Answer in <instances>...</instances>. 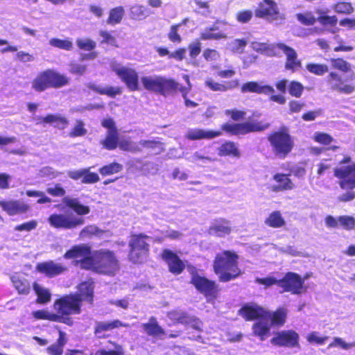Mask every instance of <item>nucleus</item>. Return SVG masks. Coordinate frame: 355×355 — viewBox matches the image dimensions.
<instances>
[{
	"label": "nucleus",
	"instance_id": "f257e3e1",
	"mask_svg": "<svg viewBox=\"0 0 355 355\" xmlns=\"http://www.w3.org/2000/svg\"><path fill=\"white\" fill-rule=\"evenodd\" d=\"M80 267L100 274L113 275L119 269L114 254L107 250L94 251L90 257L84 259Z\"/></svg>",
	"mask_w": 355,
	"mask_h": 355
},
{
	"label": "nucleus",
	"instance_id": "f03ea898",
	"mask_svg": "<svg viewBox=\"0 0 355 355\" xmlns=\"http://www.w3.org/2000/svg\"><path fill=\"white\" fill-rule=\"evenodd\" d=\"M239 315L247 320L259 318V320L253 325L255 335L260 336L261 340L268 335L270 328L269 318L271 314L263 308L256 304H248L243 306L239 311Z\"/></svg>",
	"mask_w": 355,
	"mask_h": 355
},
{
	"label": "nucleus",
	"instance_id": "7ed1b4c3",
	"mask_svg": "<svg viewBox=\"0 0 355 355\" xmlns=\"http://www.w3.org/2000/svg\"><path fill=\"white\" fill-rule=\"evenodd\" d=\"M214 269L222 282H228L240 274L237 267V256L234 253L225 251L218 254L214 263Z\"/></svg>",
	"mask_w": 355,
	"mask_h": 355
},
{
	"label": "nucleus",
	"instance_id": "20e7f679",
	"mask_svg": "<svg viewBox=\"0 0 355 355\" xmlns=\"http://www.w3.org/2000/svg\"><path fill=\"white\" fill-rule=\"evenodd\" d=\"M53 309L55 311V314L60 318V320L57 322L71 324L72 322L69 316L80 313V299L73 295H65L55 301Z\"/></svg>",
	"mask_w": 355,
	"mask_h": 355
},
{
	"label": "nucleus",
	"instance_id": "39448f33",
	"mask_svg": "<svg viewBox=\"0 0 355 355\" xmlns=\"http://www.w3.org/2000/svg\"><path fill=\"white\" fill-rule=\"evenodd\" d=\"M141 81L146 90L162 94H166L179 89L178 83L160 76H143Z\"/></svg>",
	"mask_w": 355,
	"mask_h": 355
},
{
	"label": "nucleus",
	"instance_id": "423d86ee",
	"mask_svg": "<svg viewBox=\"0 0 355 355\" xmlns=\"http://www.w3.org/2000/svg\"><path fill=\"white\" fill-rule=\"evenodd\" d=\"M68 83V78L52 70L40 73L33 80V88L37 92H42L50 87H60Z\"/></svg>",
	"mask_w": 355,
	"mask_h": 355
},
{
	"label": "nucleus",
	"instance_id": "0eeeda50",
	"mask_svg": "<svg viewBox=\"0 0 355 355\" xmlns=\"http://www.w3.org/2000/svg\"><path fill=\"white\" fill-rule=\"evenodd\" d=\"M268 141L275 155L285 157L293 147V141L285 130L275 132L268 137Z\"/></svg>",
	"mask_w": 355,
	"mask_h": 355
},
{
	"label": "nucleus",
	"instance_id": "6e6552de",
	"mask_svg": "<svg viewBox=\"0 0 355 355\" xmlns=\"http://www.w3.org/2000/svg\"><path fill=\"white\" fill-rule=\"evenodd\" d=\"M48 222L54 228L71 230L83 225L85 223V220L71 211H66L65 213L51 214L48 218Z\"/></svg>",
	"mask_w": 355,
	"mask_h": 355
},
{
	"label": "nucleus",
	"instance_id": "1a4fd4ad",
	"mask_svg": "<svg viewBox=\"0 0 355 355\" xmlns=\"http://www.w3.org/2000/svg\"><path fill=\"white\" fill-rule=\"evenodd\" d=\"M148 239V236L143 234L132 236L129 243L130 247L129 257L131 261L137 263L146 260L148 251V243L147 242Z\"/></svg>",
	"mask_w": 355,
	"mask_h": 355
},
{
	"label": "nucleus",
	"instance_id": "9d476101",
	"mask_svg": "<svg viewBox=\"0 0 355 355\" xmlns=\"http://www.w3.org/2000/svg\"><path fill=\"white\" fill-rule=\"evenodd\" d=\"M111 68L130 91L139 89V76L135 69L117 63H112Z\"/></svg>",
	"mask_w": 355,
	"mask_h": 355
},
{
	"label": "nucleus",
	"instance_id": "9b49d317",
	"mask_svg": "<svg viewBox=\"0 0 355 355\" xmlns=\"http://www.w3.org/2000/svg\"><path fill=\"white\" fill-rule=\"evenodd\" d=\"M191 275V282L196 288L207 297H213L216 293V286L212 281L200 275L198 271L194 268H190Z\"/></svg>",
	"mask_w": 355,
	"mask_h": 355
},
{
	"label": "nucleus",
	"instance_id": "f8f14e48",
	"mask_svg": "<svg viewBox=\"0 0 355 355\" xmlns=\"http://www.w3.org/2000/svg\"><path fill=\"white\" fill-rule=\"evenodd\" d=\"M334 175L340 180L339 185L343 189L355 188V164L335 168Z\"/></svg>",
	"mask_w": 355,
	"mask_h": 355
},
{
	"label": "nucleus",
	"instance_id": "ddd939ff",
	"mask_svg": "<svg viewBox=\"0 0 355 355\" xmlns=\"http://www.w3.org/2000/svg\"><path fill=\"white\" fill-rule=\"evenodd\" d=\"M304 281L295 272H288L279 281V286L283 288V292H291L293 294H300L304 289Z\"/></svg>",
	"mask_w": 355,
	"mask_h": 355
},
{
	"label": "nucleus",
	"instance_id": "4468645a",
	"mask_svg": "<svg viewBox=\"0 0 355 355\" xmlns=\"http://www.w3.org/2000/svg\"><path fill=\"white\" fill-rule=\"evenodd\" d=\"M266 127L259 122L248 121L242 123H226L222 129L232 135H245L251 132L264 130Z\"/></svg>",
	"mask_w": 355,
	"mask_h": 355
},
{
	"label": "nucleus",
	"instance_id": "2eb2a0df",
	"mask_svg": "<svg viewBox=\"0 0 355 355\" xmlns=\"http://www.w3.org/2000/svg\"><path fill=\"white\" fill-rule=\"evenodd\" d=\"M257 17L274 20L277 18L279 10L277 3L272 0H263L255 11Z\"/></svg>",
	"mask_w": 355,
	"mask_h": 355
},
{
	"label": "nucleus",
	"instance_id": "dca6fc26",
	"mask_svg": "<svg viewBox=\"0 0 355 355\" xmlns=\"http://www.w3.org/2000/svg\"><path fill=\"white\" fill-rule=\"evenodd\" d=\"M36 269L49 277H53L64 273L67 268L62 263L48 261L38 263Z\"/></svg>",
	"mask_w": 355,
	"mask_h": 355
},
{
	"label": "nucleus",
	"instance_id": "f3484780",
	"mask_svg": "<svg viewBox=\"0 0 355 355\" xmlns=\"http://www.w3.org/2000/svg\"><path fill=\"white\" fill-rule=\"evenodd\" d=\"M299 336L292 330L282 331L271 339V343L278 346L294 347L298 344Z\"/></svg>",
	"mask_w": 355,
	"mask_h": 355
},
{
	"label": "nucleus",
	"instance_id": "a211bd4d",
	"mask_svg": "<svg viewBox=\"0 0 355 355\" xmlns=\"http://www.w3.org/2000/svg\"><path fill=\"white\" fill-rule=\"evenodd\" d=\"M277 47L279 50L282 51L286 56L285 65L286 69L295 72L301 67V61L297 59V53L293 49L282 43L277 44Z\"/></svg>",
	"mask_w": 355,
	"mask_h": 355
},
{
	"label": "nucleus",
	"instance_id": "6ab92c4d",
	"mask_svg": "<svg viewBox=\"0 0 355 355\" xmlns=\"http://www.w3.org/2000/svg\"><path fill=\"white\" fill-rule=\"evenodd\" d=\"M328 83L333 90L349 94L354 92V87L345 83L340 76L336 72H331L328 76Z\"/></svg>",
	"mask_w": 355,
	"mask_h": 355
},
{
	"label": "nucleus",
	"instance_id": "aec40b11",
	"mask_svg": "<svg viewBox=\"0 0 355 355\" xmlns=\"http://www.w3.org/2000/svg\"><path fill=\"white\" fill-rule=\"evenodd\" d=\"M91 254V248L88 245L80 244L73 246L67 251L64 254V258L66 259H80V261H82L84 259L90 257Z\"/></svg>",
	"mask_w": 355,
	"mask_h": 355
},
{
	"label": "nucleus",
	"instance_id": "412c9836",
	"mask_svg": "<svg viewBox=\"0 0 355 355\" xmlns=\"http://www.w3.org/2000/svg\"><path fill=\"white\" fill-rule=\"evenodd\" d=\"M162 258L166 261L170 271L173 273L180 274L184 268L185 266L184 263L176 254L170 250H164L162 253Z\"/></svg>",
	"mask_w": 355,
	"mask_h": 355
},
{
	"label": "nucleus",
	"instance_id": "4be33fe9",
	"mask_svg": "<svg viewBox=\"0 0 355 355\" xmlns=\"http://www.w3.org/2000/svg\"><path fill=\"white\" fill-rule=\"evenodd\" d=\"M0 206L9 215H15L26 212L28 207L20 200L0 201Z\"/></svg>",
	"mask_w": 355,
	"mask_h": 355
},
{
	"label": "nucleus",
	"instance_id": "5701e85b",
	"mask_svg": "<svg viewBox=\"0 0 355 355\" xmlns=\"http://www.w3.org/2000/svg\"><path fill=\"white\" fill-rule=\"evenodd\" d=\"M242 92H255L258 94H271L275 92L272 86L263 85L262 83L248 82L242 86Z\"/></svg>",
	"mask_w": 355,
	"mask_h": 355
},
{
	"label": "nucleus",
	"instance_id": "b1692460",
	"mask_svg": "<svg viewBox=\"0 0 355 355\" xmlns=\"http://www.w3.org/2000/svg\"><path fill=\"white\" fill-rule=\"evenodd\" d=\"M273 180L277 184L271 186V190L272 191L279 192L284 190H291L294 188V184L288 178V175L277 173L273 176Z\"/></svg>",
	"mask_w": 355,
	"mask_h": 355
},
{
	"label": "nucleus",
	"instance_id": "393cba45",
	"mask_svg": "<svg viewBox=\"0 0 355 355\" xmlns=\"http://www.w3.org/2000/svg\"><path fill=\"white\" fill-rule=\"evenodd\" d=\"M221 135L220 131H211L202 129H190L187 131L186 137L190 140L212 139Z\"/></svg>",
	"mask_w": 355,
	"mask_h": 355
},
{
	"label": "nucleus",
	"instance_id": "a878e982",
	"mask_svg": "<svg viewBox=\"0 0 355 355\" xmlns=\"http://www.w3.org/2000/svg\"><path fill=\"white\" fill-rule=\"evenodd\" d=\"M144 332L153 337H159L165 334L164 329L160 327L155 317H150L148 322L141 324Z\"/></svg>",
	"mask_w": 355,
	"mask_h": 355
},
{
	"label": "nucleus",
	"instance_id": "bb28decb",
	"mask_svg": "<svg viewBox=\"0 0 355 355\" xmlns=\"http://www.w3.org/2000/svg\"><path fill=\"white\" fill-rule=\"evenodd\" d=\"M231 231L230 222L224 219L216 220L209 227V234L218 236L229 234Z\"/></svg>",
	"mask_w": 355,
	"mask_h": 355
},
{
	"label": "nucleus",
	"instance_id": "cd10ccee",
	"mask_svg": "<svg viewBox=\"0 0 355 355\" xmlns=\"http://www.w3.org/2000/svg\"><path fill=\"white\" fill-rule=\"evenodd\" d=\"M62 202L67 207L73 209L78 215H86L90 211L89 207L82 205L77 198L66 196L62 199Z\"/></svg>",
	"mask_w": 355,
	"mask_h": 355
},
{
	"label": "nucleus",
	"instance_id": "c85d7f7f",
	"mask_svg": "<svg viewBox=\"0 0 355 355\" xmlns=\"http://www.w3.org/2000/svg\"><path fill=\"white\" fill-rule=\"evenodd\" d=\"M255 51L269 56L276 55L279 53L277 44H269L263 42H252L250 44Z\"/></svg>",
	"mask_w": 355,
	"mask_h": 355
},
{
	"label": "nucleus",
	"instance_id": "c756f323",
	"mask_svg": "<svg viewBox=\"0 0 355 355\" xmlns=\"http://www.w3.org/2000/svg\"><path fill=\"white\" fill-rule=\"evenodd\" d=\"M93 291V282L90 280L86 281L79 285L78 294L75 295L80 299V302L83 300L92 302Z\"/></svg>",
	"mask_w": 355,
	"mask_h": 355
},
{
	"label": "nucleus",
	"instance_id": "7c9ffc66",
	"mask_svg": "<svg viewBox=\"0 0 355 355\" xmlns=\"http://www.w3.org/2000/svg\"><path fill=\"white\" fill-rule=\"evenodd\" d=\"M238 85L239 81L236 80L227 82L226 84L216 83L211 78H208L205 80L206 87L214 92H225L228 89L237 87Z\"/></svg>",
	"mask_w": 355,
	"mask_h": 355
},
{
	"label": "nucleus",
	"instance_id": "2f4dec72",
	"mask_svg": "<svg viewBox=\"0 0 355 355\" xmlns=\"http://www.w3.org/2000/svg\"><path fill=\"white\" fill-rule=\"evenodd\" d=\"M218 155L220 156H232L239 157L240 153L234 143L227 141L223 144L218 148Z\"/></svg>",
	"mask_w": 355,
	"mask_h": 355
},
{
	"label": "nucleus",
	"instance_id": "473e14b6",
	"mask_svg": "<svg viewBox=\"0 0 355 355\" xmlns=\"http://www.w3.org/2000/svg\"><path fill=\"white\" fill-rule=\"evenodd\" d=\"M11 281L19 294L26 295L29 293L30 284L26 279L15 275L11 277Z\"/></svg>",
	"mask_w": 355,
	"mask_h": 355
},
{
	"label": "nucleus",
	"instance_id": "72a5a7b5",
	"mask_svg": "<svg viewBox=\"0 0 355 355\" xmlns=\"http://www.w3.org/2000/svg\"><path fill=\"white\" fill-rule=\"evenodd\" d=\"M269 322L271 324L282 326L285 322L288 314V310L286 308L282 307L277 309L276 311L271 313Z\"/></svg>",
	"mask_w": 355,
	"mask_h": 355
},
{
	"label": "nucleus",
	"instance_id": "f704fd0d",
	"mask_svg": "<svg viewBox=\"0 0 355 355\" xmlns=\"http://www.w3.org/2000/svg\"><path fill=\"white\" fill-rule=\"evenodd\" d=\"M128 327V324H123L121 321L116 320L112 322H96L95 333L99 334L103 331H110L119 327Z\"/></svg>",
	"mask_w": 355,
	"mask_h": 355
},
{
	"label": "nucleus",
	"instance_id": "c9c22d12",
	"mask_svg": "<svg viewBox=\"0 0 355 355\" xmlns=\"http://www.w3.org/2000/svg\"><path fill=\"white\" fill-rule=\"evenodd\" d=\"M42 122L50 123L59 129H64L68 124V121L58 115L49 114L41 118Z\"/></svg>",
	"mask_w": 355,
	"mask_h": 355
},
{
	"label": "nucleus",
	"instance_id": "e433bc0d",
	"mask_svg": "<svg viewBox=\"0 0 355 355\" xmlns=\"http://www.w3.org/2000/svg\"><path fill=\"white\" fill-rule=\"evenodd\" d=\"M265 223L271 227L279 228L285 225V220L279 211L272 212L266 219Z\"/></svg>",
	"mask_w": 355,
	"mask_h": 355
},
{
	"label": "nucleus",
	"instance_id": "4c0bfd02",
	"mask_svg": "<svg viewBox=\"0 0 355 355\" xmlns=\"http://www.w3.org/2000/svg\"><path fill=\"white\" fill-rule=\"evenodd\" d=\"M130 15L134 19L142 20L149 16L150 11L144 6L135 4L130 8Z\"/></svg>",
	"mask_w": 355,
	"mask_h": 355
},
{
	"label": "nucleus",
	"instance_id": "58836bf2",
	"mask_svg": "<svg viewBox=\"0 0 355 355\" xmlns=\"http://www.w3.org/2000/svg\"><path fill=\"white\" fill-rule=\"evenodd\" d=\"M124 14L125 10L122 6H118L111 9L107 23L111 25L119 24L121 21Z\"/></svg>",
	"mask_w": 355,
	"mask_h": 355
},
{
	"label": "nucleus",
	"instance_id": "ea45409f",
	"mask_svg": "<svg viewBox=\"0 0 355 355\" xmlns=\"http://www.w3.org/2000/svg\"><path fill=\"white\" fill-rule=\"evenodd\" d=\"M119 139L117 131L107 132V135L105 139L101 141V144L107 150H114L118 146Z\"/></svg>",
	"mask_w": 355,
	"mask_h": 355
},
{
	"label": "nucleus",
	"instance_id": "a19ab883",
	"mask_svg": "<svg viewBox=\"0 0 355 355\" xmlns=\"http://www.w3.org/2000/svg\"><path fill=\"white\" fill-rule=\"evenodd\" d=\"M33 289L37 295V301L38 303L45 304L50 301L51 295L48 289L37 283L34 284Z\"/></svg>",
	"mask_w": 355,
	"mask_h": 355
},
{
	"label": "nucleus",
	"instance_id": "79ce46f5",
	"mask_svg": "<svg viewBox=\"0 0 355 355\" xmlns=\"http://www.w3.org/2000/svg\"><path fill=\"white\" fill-rule=\"evenodd\" d=\"M247 43L246 40L235 39L227 44V49L235 53H242Z\"/></svg>",
	"mask_w": 355,
	"mask_h": 355
},
{
	"label": "nucleus",
	"instance_id": "37998d69",
	"mask_svg": "<svg viewBox=\"0 0 355 355\" xmlns=\"http://www.w3.org/2000/svg\"><path fill=\"white\" fill-rule=\"evenodd\" d=\"M187 159L189 162L196 164H199V162H201V165L215 161L214 158L202 153L201 150L194 153L192 155L189 156Z\"/></svg>",
	"mask_w": 355,
	"mask_h": 355
},
{
	"label": "nucleus",
	"instance_id": "c03bdc74",
	"mask_svg": "<svg viewBox=\"0 0 355 355\" xmlns=\"http://www.w3.org/2000/svg\"><path fill=\"white\" fill-rule=\"evenodd\" d=\"M218 30L216 26L209 28L205 29L201 33V39L202 40H218L226 37V35L222 33H215Z\"/></svg>",
	"mask_w": 355,
	"mask_h": 355
},
{
	"label": "nucleus",
	"instance_id": "a18cd8bd",
	"mask_svg": "<svg viewBox=\"0 0 355 355\" xmlns=\"http://www.w3.org/2000/svg\"><path fill=\"white\" fill-rule=\"evenodd\" d=\"M49 44L54 47L66 50L71 51L73 49V44L71 40H60L58 38H53L50 40Z\"/></svg>",
	"mask_w": 355,
	"mask_h": 355
},
{
	"label": "nucleus",
	"instance_id": "49530a36",
	"mask_svg": "<svg viewBox=\"0 0 355 355\" xmlns=\"http://www.w3.org/2000/svg\"><path fill=\"white\" fill-rule=\"evenodd\" d=\"M318 21L323 26L329 25L334 27L330 31L336 33L338 31V28L335 27L337 24L338 18L336 16L320 15L317 18Z\"/></svg>",
	"mask_w": 355,
	"mask_h": 355
},
{
	"label": "nucleus",
	"instance_id": "de8ad7c7",
	"mask_svg": "<svg viewBox=\"0 0 355 355\" xmlns=\"http://www.w3.org/2000/svg\"><path fill=\"white\" fill-rule=\"evenodd\" d=\"M32 314L35 319L49 320L53 322L60 320V318L55 315V313H51L46 310L35 311H33Z\"/></svg>",
	"mask_w": 355,
	"mask_h": 355
},
{
	"label": "nucleus",
	"instance_id": "09e8293b",
	"mask_svg": "<svg viewBox=\"0 0 355 355\" xmlns=\"http://www.w3.org/2000/svg\"><path fill=\"white\" fill-rule=\"evenodd\" d=\"M92 89L101 94H106L109 96L114 97L121 93V89L119 87H105L93 86Z\"/></svg>",
	"mask_w": 355,
	"mask_h": 355
},
{
	"label": "nucleus",
	"instance_id": "8fccbe9b",
	"mask_svg": "<svg viewBox=\"0 0 355 355\" xmlns=\"http://www.w3.org/2000/svg\"><path fill=\"white\" fill-rule=\"evenodd\" d=\"M76 44L80 49L87 51H92L96 46L95 41L87 37L78 38L76 40Z\"/></svg>",
	"mask_w": 355,
	"mask_h": 355
},
{
	"label": "nucleus",
	"instance_id": "3c124183",
	"mask_svg": "<svg viewBox=\"0 0 355 355\" xmlns=\"http://www.w3.org/2000/svg\"><path fill=\"white\" fill-rule=\"evenodd\" d=\"M119 147L125 151L137 152L140 150L139 145L131 141L130 139H120L118 143Z\"/></svg>",
	"mask_w": 355,
	"mask_h": 355
},
{
	"label": "nucleus",
	"instance_id": "603ef678",
	"mask_svg": "<svg viewBox=\"0 0 355 355\" xmlns=\"http://www.w3.org/2000/svg\"><path fill=\"white\" fill-rule=\"evenodd\" d=\"M332 8L338 14L349 15L354 12V8L352 4L344 1L334 4Z\"/></svg>",
	"mask_w": 355,
	"mask_h": 355
},
{
	"label": "nucleus",
	"instance_id": "864d4df0",
	"mask_svg": "<svg viewBox=\"0 0 355 355\" xmlns=\"http://www.w3.org/2000/svg\"><path fill=\"white\" fill-rule=\"evenodd\" d=\"M306 69L311 73L317 76H322L329 70L326 64L309 63L306 66Z\"/></svg>",
	"mask_w": 355,
	"mask_h": 355
},
{
	"label": "nucleus",
	"instance_id": "5fc2aeb1",
	"mask_svg": "<svg viewBox=\"0 0 355 355\" xmlns=\"http://www.w3.org/2000/svg\"><path fill=\"white\" fill-rule=\"evenodd\" d=\"M142 147L153 150L155 148H157L158 150H155L154 154H159L164 150L163 144L157 141L154 140H141L139 143Z\"/></svg>",
	"mask_w": 355,
	"mask_h": 355
},
{
	"label": "nucleus",
	"instance_id": "6e6d98bb",
	"mask_svg": "<svg viewBox=\"0 0 355 355\" xmlns=\"http://www.w3.org/2000/svg\"><path fill=\"white\" fill-rule=\"evenodd\" d=\"M296 17L300 23L306 26L313 25L318 20L311 12L297 14Z\"/></svg>",
	"mask_w": 355,
	"mask_h": 355
},
{
	"label": "nucleus",
	"instance_id": "4d7b16f0",
	"mask_svg": "<svg viewBox=\"0 0 355 355\" xmlns=\"http://www.w3.org/2000/svg\"><path fill=\"white\" fill-rule=\"evenodd\" d=\"M183 78L184 80H185V82L187 83V87H181L180 88V92L184 98V101H185V105L187 107H194L197 105V103H196L195 102L193 101H191L189 99L187 98L186 97V95L190 91L191 88V83H190V80H189V77L188 75H184L183 76Z\"/></svg>",
	"mask_w": 355,
	"mask_h": 355
},
{
	"label": "nucleus",
	"instance_id": "13d9d810",
	"mask_svg": "<svg viewBox=\"0 0 355 355\" xmlns=\"http://www.w3.org/2000/svg\"><path fill=\"white\" fill-rule=\"evenodd\" d=\"M307 341L311 344L323 345L328 339L327 336H322L318 331H312L306 336Z\"/></svg>",
	"mask_w": 355,
	"mask_h": 355
},
{
	"label": "nucleus",
	"instance_id": "bf43d9fd",
	"mask_svg": "<svg viewBox=\"0 0 355 355\" xmlns=\"http://www.w3.org/2000/svg\"><path fill=\"white\" fill-rule=\"evenodd\" d=\"M339 227H343L345 230H351L355 227V218L350 216H339Z\"/></svg>",
	"mask_w": 355,
	"mask_h": 355
},
{
	"label": "nucleus",
	"instance_id": "052dcab7",
	"mask_svg": "<svg viewBox=\"0 0 355 355\" xmlns=\"http://www.w3.org/2000/svg\"><path fill=\"white\" fill-rule=\"evenodd\" d=\"M123 166L118 163H112L109 165L105 166L100 169V173L103 175H111L121 171Z\"/></svg>",
	"mask_w": 355,
	"mask_h": 355
},
{
	"label": "nucleus",
	"instance_id": "680f3d73",
	"mask_svg": "<svg viewBox=\"0 0 355 355\" xmlns=\"http://www.w3.org/2000/svg\"><path fill=\"white\" fill-rule=\"evenodd\" d=\"M353 347H355V342L347 343L342 338L336 337L333 342L329 345L328 348L340 347L343 349L347 350Z\"/></svg>",
	"mask_w": 355,
	"mask_h": 355
},
{
	"label": "nucleus",
	"instance_id": "e2e57ef3",
	"mask_svg": "<svg viewBox=\"0 0 355 355\" xmlns=\"http://www.w3.org/2000/svg\"><path fill=\"white\" fill-rule=\"evenodd\" d=\"M303 90L304 87L299 82L292 81L288 85V92L293 96L297 98L300 97L302 95Z\"/></svg>",
	"mask_w": 355,
	"mask_h": 355
},
{
	"label": "nucleus",
	"instance_id": "0e129e2a",
	"mask_svg": "<svg viewBox=\"0 0 355 355\" xmlns=\"http://www.w3.org/2000/svg\"><path fill=\"white\" fill-rule=\"evenodd\" d=\"M332 67L343 72H347L350 69V64L341 58L331 59Z\"/></svg>",
	"mask_w": 355,
	"mask_h": 355
},
{
	"label": "nucleus",
	"instance_id": "69168bd1",
	"mask_svg": "<svg viewBox=\"0 0 355 355\" xmlns=\"http://www.w3.org/2000/svg\"><path fill=\"white\" fill-rule=\"evenodd\" d=\"M313 139L321 144L329 145L333 141V138L328 134L324 132H315Z\"/></svg>",
	"mask_w": 355,
	"mask_h": 355
},
{
	"label": "nucleus",
	"instance_id": "338daca9",
	"mask_svg": "<svg viewBox=\"0 0 355 355\" xmlns=\"http://www.w3.org/2000/svg\"><path fill=\"white\" fill-rule=\"evenodd\" d=\"M100 230L95 225H88L81 230L80 236L81 238L90 237L93 235H97L100 232Z\"/></svg>",
	"mask_w": 355,
	"mask_h": 355
},
{
	"label": "nucleus",
	"instance_id": "774afa93",
	"mask_svg": "<svg viewBox=\"0 0 355 355\" xmlns=\"http://www.w3.org/2000/svg\"><path fill=\"white\" fill-rule=\"evenodd\" d=\"M46 191L49 194L56 197L64 196L65 194V190L59 184H55L53 186L49 187Z\"/></svg>",
	"mask_w": 355,
	"mask_h": 355
}]
</instances>
